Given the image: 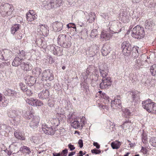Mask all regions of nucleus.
I'll list each match as a JSON object with an SVG mask.
<instances>
[{"label": "nucleus", "mask_w": 156, "mask_h": 156, "mask_svg": "<svg viewBox=\"0 0 156 156\" xmlns=\"http://www.w3.org/2000/svg\"><path fill=\"white\" fill-rule=\"evenodd\" d=\"M99 70L100 76L102 77L101 82L100 84V87L101 89L108 88L112 84V80L111 78L108 76V67L102 64L99 66Z\"/></svg>", "instance_id": "nucleus-1"}, {"label": "nucleus", "mask_w": 156, "mask_h": 156, "mask_svg": "<svg viewBox=\"0 0 156 156\" xmlns=\"http://www.w3.org/2000/svg\"><path fill=\"white\" fill-rule=\"evenodd\" d=\"M142 107L148 112L156 114V103L150 99L142 101Z\"/></svg>", "instance_id": "nucleus-2"}, {"label": "nucleus", "mask_w": 156, "mask_h": 156, "mask_svg": "<svg viewBox=\"0 0 156 156\" xmlns=\"http://www.w3.org/2000/svg\"><path fill=\"white\" fill-rule=\"evenodd\" d=\"M1 14L3 17L10 15L12 14L13 10L12 5L6 3L2 4L0 6Z\"/></svg>", "instance_id": "nucleus-3"}, {"label": "nucleus", "mask_w": 156, "mask_h": 156, "mask_svg": "<svg viewBox=\"0 0 156 156\" xmlns=\"http://www.w3.org/2000/svg\"><path fill=\"white\" fill-rule=\"evenodd\" d=\"M132 36L137 39H140L143 38L145 33L143 27L137 25L132 30Z\"/></svg>", "instance_id": "nucleus-4"}, {"label": "nucleus", "mask_w": 156, "mask_h": 156, "mask_svg": "<svg viewBox=\"0 0 156 156\" xmlns=\"http://www.w3.org/2000/svg\"><path fill=\"white\" fill-rule=\"evenodd\" d=\"M121 48L122 53L126 56L129 55L131 53L132 46L128 41H124L121 44Z\"/></svg>", "instance_id": "nucleus-5"}, {"label": "nucleus", "mask_w": 156, "mask_h": 156, "mask_svg": "<svg viewBox=\"0 0 156 156\" xmlns=\"http://www.w3.org/2000/svg\"><path fill=\"white\" fill-rule=\"evenodd\" d=\"M41 77L42 81H51L54 79L53 72L50 69L44 71L41 75Z\"/></svg>", "instance_id": "nucleus-6"}, {"label": "nucleus", "mask_w": 156, "mask_h": 156, "mask_svg": "<svg viewBox=\"0 0 156 156\" xmlns=\"http://www.w3.org/2000/svg\"><path fill=\"white\" fill-rule=\"evenodd\" d=\"M37 31L44 36H47L49 33V30L47 26L41 25L38 26Z\"/></svg>", "instance_id": "nucleus-7"}, {"label": "nucleus", "mask_w": 156, "mask_h": 156, "mask_svg": "<svg viewBox=\"0 0 156 156\" xmlns=\"http://www.w3.org/2000/svg\"><path fill=\"white\" fill-rule=\"evenodd\" d=\"M40 121V118L39 117L36 116L33 117L31 119L29 122L30 127L32 129L37 128Z\"/></svg>", "instance_id": "nucleus-8"}, {"label": "nucleus", "mask_w": 156, "mask_h": 156, "mask_svg": "<svg viewBox=\"0 0 156 156\" xmlns=\"http://www.w3.org/2000/svg\"><path fill=\"white\" fill-rule=\"evenodd\" d=\"M112 30V34L115 33H118L121 31V29L119 27V23L116 22H113L109 27V29L110 30Z\"/></svg>", "instance_id": "nucleus-9"}, {"label": "nucleus", "mask_w": 156, "mask_h": 156, "mask_svg": "<svg viewBox=\"0 0 156 156\" xmlns=\"http://www.w3.org/2000/svg\"><path fill=\"white\" fill-rule=\"evenodd\" d=\"M111 106L113 109L121 108V101L120 99H114L113 101L111 102Z\"/></svg>", "instance_id": "nucleus-10"}, {"label": "nucleus", "mask_w": 156, "mask_h": 156, "mask_svg": "<svg viewBox=\"0 0 156 156\" xmlns=\"http://www.w3.org/2000/svg\"><path fill=\"white\" fill-rule=\"evenodd\" d=\"M42 130L45 133L48 135H53L54 134V132L51 126L43 125Z\"/></svg>", "instance_id": "nucleus-11"}, {"label": "nucleus", "mask_w": 156, "mask_h": 156, "mask_svg": "<svg viewBox=\"0 0 156 156\" xmlns=\"http://www.w3.org/2000/svg\"><path fill=\"white\" fill-rule=\"evenodd\" d=\"M92 48L89 50L88 52L89 57H92L98 53L99 51L98 47L96 45H93Z\"/></svg>", "instance_id": "nucleus-12"}, {"label": "nucleus", "mask_w": 156, "mask_h": 156, "mask_svg": "<svg viewBox=\"0 0 156 156\" xmlns=\"http://www.w3.org/2000/svg\"><path fill=\"white\" fill-rule=\"evenodd\" d=\"M63 24L61 22H56L53 23L52 27L56 32H59L62 30Z\"/></svg>", "instance_id": "nucleus-13"}, {"label": "nucleus", "mask_w": 156, "mask_h": 156, "mask_svg": "<svg viewBox=\"0 0 156 156\" xmlns=\"http://www.w3.org/2000/svg\"><path fill=\"white\" fill-rule=\"evenodd\" d=\"M128 96L129 97L131 98L132 102H136V99L139 98V93L137 91H131L129 92Z\"/></svg>", "instance_id": "nucleus-14"}, {"label": "nucleus", "mask_w": 156, "mask_h": 156, "mask_svg": "<svg viewBox=\"0 0 156 156\" xmlns=\"http://www.w3.org/2000/svg\"><path fill=\"white\" fill-rule=\"evenodd\" d=\"M49 93L48 90H43L38 94V97L41 99H46L49 98Z\"/></svg>", "instance_id": "nucleus-15"}, {"label": "nucleus", "mask_w": 156, "mask_h": 156, "mask_svg": "<svg viewBox=\"0 0 156 156\" xmlns=\"http://www.w3.org/2000/svg\"><path fill=\"white\" fill-rule=\"evenodd\" d=\"M10 127L6 125H0V134L3 135L9 131Z\"/></svg>", "instance_id": "nucleus-16"}, {"label": "nucleus", "mask_w": 156, "mask_h": 156, "mask_svg": "<svg viewBox=\"0 0 156 156\" xmlns=\"http://www.w3.org/2000/svg\"><path fill=\"white\" fill-rule=\"evenodd\" d=\"M24 59L20 58L19 57H16L14 59L12 63V65L14 66H18L19 65L21 67V64L23 62Z\"/></svg>", "instance_id": "nucleus-17"}, {"label": "nucleus", "mask_w": 156, "mask_h": 156, "mask_svg": "<svg viewBox=\"0 0 156 156\" xmlns=\"http://www.w3.org/2000/svg\"><path fill=\"white\" fill-rule=\"evenodd\" d=\"M26 82L28 84H34L36 82L35 78L31 76H28L25 77Z\"/></svg>", "instance_id": "nucleus-18"}, {"label": "nucleus", "mask_w": 156, "mask_h": 156, "mask_svg": "<svg viewBox=\"0 0 156 156\" xmlns=\"http://www.w3.org/2000/svg\"><path fill=\"white\" fill-rule=\"evenodd\" d=\"M17 94L16 92L13 90L7 89L4 92V94L5 96H16Z\"/></svg>", "instance_id": "nucleus-19"}, {"label": "nucleus", "mask_w": 156, "mask_h": 156, "mask_svg": "<svg viewBox=\"0 0 156 156\" xmlns=\"http://www.w3.org/2000/svg\"><path fill=\"white\" fill-rule=\"evenodd\" d=\"M51 2L53 8L60 6L62 2V0H51Z\"/></svg>", "instance_id": "nucleus-20"}, {"label": "nucleus", "mask_w": 156, "mask_h": 156, "mask_svg": "<svg viewBox=\"0 0 156 156\" xmlns=\"http://www.w3.org/2000/svg\"><path fill=\"white\" fill-rule=\"evenodd\" d=\"M155 25L153 21L150 20H147L145 23L146 29L148 30L152 29Z\"/></svg>", "instance_id": "nucleus-21"}, {"label": "nucleus", "mask_w": 156, "mask_h": 156, "mask_svg": "<svg viewBox=\"0 0 156 156\" xmlns=\"http://www.w3.org/2000/svg\"><path fill=\"white\" fill-rule=\"evenodd\" d=\"M42 6L45 9L47 10H49L53 9L51 0L50 1H44L42 4Z\"/></svg>", "instance_id": "nucleus-22"}, {"label": "nucleus", "mask_w": 156, "mask_h": 156, "mask_svg": "<svg viewBox=\"0 0 156 156\" xmlns=\"http://www.w3.org/2000/svg\"><path fill=\"white\" fill-rule=\"evenodd\" d=\"M21 67L22 69L26 71L31 70L32 69V67L30 64L26 63L24 62L21 63Z\"/></svg>", "instance_id": "nucleus-23"}, {"label": "nucleus", "mask_w": 156, "mask_h": 156, "mask_svg": "<svg viewBox=\"0 0 156 156\" xmlns=\"http://www.w3.org/2000/svg\"><path fill=\"white\" fill-rule=\"evenodd\" d=\"M113 36L112 33L111 34L109 33H105L104 32L101 33V38L104 39L105 40H109L110 38Z\"/></svg>", "instance_id": "nucleus-24"}, {"label": "nucleus", "mask_w": 156, "mask_h": 156, "mask_svg": "<svg viewBox=\"0 0 156 156\" xmlns=\"http://www.w3.org/2000/svg\"><path fill=\"white\" fill-rule=\"evenodd\" d=\"M4 59L7 60L10 59L12 55V52L8 50H5L4 51Z\"/></svg>", "instance_id": "nucleus-25"}, {"label": "nucleus", "mask_w": 156, "mask_h": 156, "mask_svg": "<svg viewBox=\"0 0 156 156\" xmlns=\"http://www.w3.org/2000/svg\"><path fill=\"white\" fill-rule=\"evenodd\" d=\"M68 38L65 34H61L59 35L58 38V42L61 44L63 43L64 41Z\"/></svg>", "instance_id": "nucleus-26"}, {"label": "nucleus", "mask_w": 156, "mask_h": 156, "mask_svg": "<svg viewBox=\"0 0 156 156\" xmlns=\"http://www.w3.org/2000/svg\"><path fill=\"white\" fill-rule=\"evenodd\" d=\"M41 69L38 67L35 68L32 70L33 74L35 75L36 76L38 77H41Z\"/></svg>", "instance_id": "nucleus-27"}, {"label": "nucleus", "mask_w": 156, "mask_h": 156, "mask_svg": "<svg viewBox=\"0 0 156 156\" xmlns=\"http://www.w3.org/2000/svg\"><path fill=\"white\" fill-rule=\"evenodd\" d=\"M139 48L137 47H134L132 48L131 52L133 53V57L135 58H137L139 55L138 49Z\"/></svg>", "instance_id": "nucleus-28"}, {"label": "nucleus", "mask_w": 156, "mask_h": 156, "mask_svg": "<svg viewBox=\"0 0 156 156\" xmlns=\"http://www.w3.org/2000/svg\"><path fill=\"white\" fill-rule=\"evenodd\" d=\"M121 145V143L120 142L118 141H115L112 142L111 144V146L113 149H118Z\"/></svg>", "instance_id": "nucleus-29"}, {"label": "nucleus", "mask_w": 156, "mask_h": 156, "mask_svg": "<svg viewBox=\"0 0 156 156\" xmlns=\"http://www.w3.org/2000/svg\"><path fill=\"white\" fill-rule=\"evenodd\" d=\"M71 43L68 37L65 41H64L63 43H62L61 45L62 47L65 48H68L70 47L71 46Z\"/></svg>", "instance_id": "nucleus-30"}, {"label": "nucleus", "mask_w": 156, "mask_h": 156, "mask_svg": "<svg viewBox=\"0 0 156 156\" xmlns=\"http://www.w3.org/2000/svg\"><path fill=\"white\" fill-rule=\"evenodd\" d=\"M123 116L125 118H129L131 115V113L129 110L127 108L123 109Z\"/></svg>", "instance_id": "nucleus-31"}, {"label": "nucleus", "mask_w": 156, "mask_h": 156, "mask_svg": "<svg viewBox=\"0 0 156 156\" xmlns=\"http://www.w3.org/2000/svg\"><path fill=\"white\" fill-rule=\"evenodd\" d=\"M21 25L19 24H15L12 26L11 28V32L12 34H14L20 27Z\"/></svg>", "instance_id": "nucleus-32"}, {"label": "nucleus", "mask_w": 156, "mask_h": 156, "mask_svg": "<svg viewBox=\"0 0 156 156\" xmlns=\"http://www.w3.org/2000/svg\"><path fill=\"white\" fill-rule=\"evenodd\" d=\"M8 116L11 118H13L18 115L17 112L16 110H13L10 111L8 113Z\"/></svg>", "instance_id": "nucleus-33"}, {"label": "nucleus", "mask_w": 156, "mask_h": 156, "mask_svg": "<svg viewBox=\"0 0 156 156\" xmlns=\"http://www.w3.org/2000/svg\"><path fill=\"white\" fill-rule=\"evenodd\" d=\"M101 52L102 55L106 56L110 52L109 50H108L105 46H104L101 49Z\"/></svg>", "instance_id": "nucleus-34"}, {"label": "nucleus", "mask_w": 156, "mask_h": 156, "mask_svg": "<svg viewBox=\"0 0 156 156\" xmlns=\"http://www.w3.org/2000/svg\"><path fill=\"white\" fill-rule=\"evenodd\" d=\"M150 70L152 75L156 76V63L153 65L151 67Z\"/></svg>", "instance_id": "nucleus-35"}, {"label": "nucleus", "mask_w": 156, "mask_h": 156, "mask_svg": "<svg viewBox=\"0 0 156 156\" xmlns=\"http://www.w3.org/2000/svg\"><path fill=\"white\" fill-rule=\"evenodd\" d=\"M35 100L36 99L33 98H30V99H27L26 101L27 103L29 105L32 106H35Z\"/></svg>", "instance_id": "nucleus-36"}, {"label": "nucleus", "mask_w": 156, "mask_h": 156, "mask_svg": "<svg viewBox=\"0 0 156 156\" xmlns=\"http://www.w3.org/2000/svg\"><path fill=\"white\" fill-rule=\"evenodd\" d=\"M14 134L16 137L17 139L22 140H24V137L20 133L15 131L14 132Z\"/></svg>", "instance_id": "nucleus-37"}, {"label": "nucleus", "mask_w": 156, "mask_h": 156, "mask_svg": "<svg viewBox=\"0 0 156 156\" xmlns=\"http://www.w3.org/2000/svg\"><path fill=\"white\" fill-rule=\"evenodd\" d=\"M37 42V43L40 45L41 48H45L47 47V45L45 41H43L42 39H39Z\"/></svg>", "instance_id": "nucleus-38"}, {"label": "nucleus", "mask_w": 156, "mask_h": 156, "mask_svg": "<svg viewBox=\"0 0 156 156\" xmlns=\"http://www.w3.org/2000/svg\"><path fill=\"white\" fill-rule=\"evenodd\" d=\"M80 123L78 121H74L71 123V126L75 129L78 128L80 127Z\"/></svg>", "instance_id": "nucleus-39"}, {"label": "nucleus", "mask_w": 156, "mask_h": 156, "mask_svg": "<svg viewBox=\"0 0 156 156\" xmlns=\"http://www.w3.org/2000/svg\"><path fill=\"white\" fill-rule=\"evenodd\" d=\"M25 118L26 119H32V118L34 117V116L33 114L31 113L30 112H27L25 115Z\"/></svg>", "instance_id": "nucleus-40"}, {"label": "nucleus", "mask_w": 156, "mask_h": 156, "mask_svg": "<svg viewBox=\"0 0 156 156\" xmlns=\"http://www.w3.org/2000/svg\"><path fill=\"white\" fill-rule=\"evenodd\" d=\"M21 151L22 152L25 153L29 154L31 153V151L30 150V149L26 146H23L22 148Z\"/></svg>", "instance_id": "nucleus-41"}, {"label": "nucleus", "mask_w": 156, "mask_h": 156, "mask_svg": "<svg viewBox=\"0 0 156 156\" xmlns=\"http://www.w3.org/2000/svg\"><path fill=\"white\" fill-rule=\"evenodd\" d=\"M59 119L60 118L59 117H58V118H57V119H53L51 121V123H53L54 126H57L60 123L59 122Z\"/></svg>", "instance_id": "nucleus-42"}, {"label": "nucleus", "mask_w": 156, "mask_h": 156, "mask_svg": "<svg viewBox=\"0 0 156 156\" xmlns=\"http://www.w3.org/2000/svg\"><path fill=\"white\" fill-rule=\"evenodd\" d=\"M142 142L144 143H146L147 141V138L146 133L143 131V134L142 135Z\"/></svg>", "instance_id": "nucleus-43"}, {"label": "nucleus", "mask_w": 156, "mask_h": 156, "mask_svg": "<svg viewBox=\"0 0 156 156\" xmlns=\"http://www.w3.org/2000/svg\"><path fill=\"white\" fill-rule=\"evenodd\" d=\"M121 18L123 22L124 23H127L129 21L128 16L124 14V15L122 16Z\"/></svg>", "instance_id": "nucleus-44"}, {"label": "nucleus", "mask_w": 156, "mask_h": 156, "mask_svg": "<svg viewBox=\"0 0 156 156\" xmlns=\"http://www.w3.org/2000/svg\"><path fill=\"white\" fill-rule=\"evenodd\" d=\"M26 55L25 51L22 50L20 53H18L17 57H19L20 58L23 59V57Z\"/></svg>", "instance_id": "nucleus-45"}, {"label": "nucleus", "mask_w": 156, "mask_h": 156, "mask_svg": "<svg viewBox=\"0 0 156 156\" xmlns=\"http://www.w3.org/2000/svg\"><path fill=\"white\" fill-rule=\"evenodd\" d=\"M20 86L21 90H22L23 92H25L26 90V89H28L27 86L22 83H20Z\"/></svg>", "instance_id": "nucleus-46"}, {"label": "nucleus", "mask_w": 156, "mask_h": 156, "mask_svg": "<svg viewBox=\"0 0 156 156\" xmlns=\"http://www.w3.org/2000/svg\"><path fill=\"white\" fill-rule=\"evenodd\" d=\"M33 15L31 14H27L26 18L27 20L28 21H32L33 20Z\"/></svg>", "instance_id": "nucleus-47"}, {"label": "nucleus", "mask_w": 156, "mask_h": 156, "mask_svg": "<svg viewBox=\"0 0 156 156\" xmlns=\"http://www.w3.org/2000/svg\"><path fill=\"white\" fill-rule=\"evenodd\" d=\"M101 98H104L106 100H107L109 102V97L105 93H103L101 95Z\"/></svg>", "instance_id": "nucleus-48"}, {"label": "nucleus", "mask_w": 156, "mask_h": 156, "mask_svg": "<svg viewBox=\"0 0 156 156\" xmlns=\"http://www.w3.org/2000/svg\"><path fill=\"white\" fill-rule=\"evenodd\" d=\"M68 119L70 121L72 122L73 119L75 118V117L73 116V113H70L68 115Z\"/></svg>", "instance_id": "nucleus-49"}, {"label": "nucleus", "mask_w": 156, "mask_h": 156, "mask_svg": "<svg viewBox=\"0 0 156 156\" xmlns=\"http://www.w3.org/2000/svg\"><path fill=\"white\" fill-rule=\"evenodd\" d=\"M86 122V121L85 120V117H83L81 119H80V124H81V127L82 128L83 127V126L84 125L85 123Z\"/></svg>", "instance_id": "nucleus-50"}, {"label": "nucleus", "mask_w": 156, "mask_h": 156, "mask_svg": "<svg viewBox=\"0 0 156 156\" xmlns=\"http://www.w3.org/2000/svg\"><path fill=\"white\" fill-rule=\"evenodd\" d=\"M68 150L67 149H65L62 151L60 153L61 156H66L68 153Z\"/></svg>", "instance_id": "nucleus-51"}, {"label": "nucleus", "mask_w": 156, "mask_h": 156, "mask_svg": "<svg viewBox=\"0 0 156 156\" xmlns=\"http://www.w3.org/2000/svg\"><path fill=\"white\" fill-rule=\"evenodd\" d=\"M35 104V106H41V105H43V103L42 101L40 100L36 99Z\"/></svg>", "instance_id": "nucleus-52"}, {"label": "nucleus", "mask_w": 156, "mask_h": 156, "mask_svg": "<svg viewBox=\"0 0 156 156\" xmlns=\"http://www.w3.org/2000/svg\"><path fill=\"white\" fill-rule=\"evenodd\" d=\"M150 142L151 143L152 145L154 147V145L156 144V138L154 137L151 138Z\"/></svg>", "instance_id": "nucleus-53"}, {"label": "nucleus", "mask_w": 156, "mask_h": 156, "mask_svg": "<svg viewBox=\"0 0 156 156\" xmlns=\"http://www.w3.org/2000/svg\"><path fill=\"white\" fill-rule=\"evenodd\" d=\"M136 59L135 61V64L137 66L139 67L140 66L141 64V60L140 59L139 57H138L137 58H136Z\"/></svg>", "instance_id": "nucleus-54"}, {"label": "nucleus", "mask_w": 156, "mask_h": 156, "mask_svg": "<svg viewBox=\"0 0 156 156\" xmlns=\"http://www.w3.org/2000/svg\"><path fill=\"white\" fill-rule=\"evenodd\" d=\"M25 92H26V94L27 96H31L33 94L32 92L30 89H26V90L25 91Z\"/></svg>", "instance_id": "nucleus-55"}, {"label": "nucleus", "mask_w": 156, "mask_h": 156, "mask_svg": "<svg viewBox=\"0 0 156 156\" xmlns=\"http://www.w3.org/2000/svg\"><path fill=\"white\" fill-rule=\"evenodd\" d=\"M91 152L92 153L95 154H99L101 152V151L100 150H98L94 149L91 150Z\"/></svg>", "instance_id": "nucleus-56"}, {"label": "nucleus", "mask_w": 156, "mask_h": 156, "mask_svg": "<svg viewBox=\"0 0 156 156\" xmlns=\"http://www.w3.org/2000/svg\"><path fill=\"white\" fill-rule=\"evenodd\" d=\"M69 5L70 6H73L75 4V2L73 0H67Z\"/></svg>", "instance_id": "nucleus-57"}, {"label": "nucleus", "mask_w": 156, "mask_h": 156, "mask_svg": "<svg viewBox=\"0 0 156 156\" xmlns=\"http://www.w3.org/2000/svg\"><path fill=\"white\" fill-rule=\"evenodd\" d=\"M68 146L69 148L70 149V151H72L75 148V147L74 146L72 145L71 144H69Z\"/></svg>", "instance_id": "nucleus-58"}, {"label": "nucleus", "mask_w": 156, "mask_h": 156, "mask_svg": "<svg viewBox=\"0 0 156 156\" xmlns=\"http://www.w3.org/2000/svg\"><path fill=\"white\" fill-rule=\"evenodd\" d=\"M51 50H52L53 51V53L55 55H57V49H56L53 46H51Z\"/></svg>", "instance_id": "nucleus-59"}, {"label": "nucleus", "mask_w": 156, "mask_h": 156, "mask_svg": "<svg viewBox=\"0 0 156 156\" xmlns=\"http://www.w3.org/2000/svg\"><path fill=\"white\" fill-rule=\"evenodd\" d=\"M54 102L53 101H48V105L49 107H53L54 106Z\"/></svg>", "instance_id": "nucleus-60"}, {"label": "nucleus", "mask_w": 156, "mask_h": 156, "mask_svg": "<svg viewBox=\"0 0 156 156\" xmlns=\"http://www.w3.org/2000/svg\"><path fill=\"white\" fill-rule=\"evenodd\" d=\"M78 144L79 145L80 148H82L83 147V140L81 139H80L78 141Z\"/></svg>", "instance_id": "nucleus-61"}, {"label": "nucleus", "mask_w": 156, "mask_h": 156, "mask_svg": "<svg viewBox=\"0 0 156 156\" xmlns=\"http://www.w3.org/2000/svg\"><path fill=\"white\" fill-rule=\"evenodd\" d=\"M56 116L57 118H58V117H59L60 118L61 117L62 118L64 116V115L62 114L58 113L56 114Z\"/></svg>", "instance_id": "nucleus-62"}, {"label": "nucleus", "mask_w": 156, "mask_h": 156, "mask_svg": "<svg viewBox=\"0 0 156 156\" xmlns=\"http://www.w3.org/2000/svg\"><path fill=\"white\" fill-rule=\"evenodd\" d=\"M93 145L95 146L97 149H99L100 147V145L97 142H94L93 143Z\"/></svg>", "instance_id": "nucleus-63"}, {"label": "nucleus", "mask_w": 156, "mask_h": 156, "mask_svg": "<svg viewBox=\"0 0 156 156\" xmlns=\"http://www.w3.org/2000/svg\"><path fill=\"white\" fill-rule=\"evenodd\" d=\"M37 138V137H36L35 136H33L31 138L30 140H31L34 143H36V141H35V140Z\"/></svg>", "instance_id": "nucleus-64"}]
</instances>
